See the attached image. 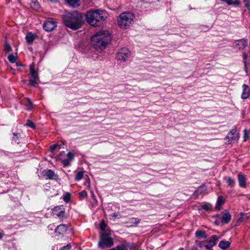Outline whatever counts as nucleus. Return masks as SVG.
I'll return each mask as SVG.
<instances>
[{
	"instance_id": "obj_1",
	"label": "nucleus",
	"mask_w": 250,
	"mask_h": 250,
	"mask_svg": "<svg viewBox=\"0 0 250 250\" xmlns=\"http://www.w3.org/2000/svg\"><path fill=\"white\" fill-rule=\"evenodd\" d=\"M111 40V35L107 30L98 32L91 39V44L96 48L103 49Z\"/></svg>"
},
{
	"instance_id": "obj_2",
	"label": "nucleus",
	"mask_w": 250,
	"mask_h": 250,
	"mask_svg": "<svg viewBox=\"0 0 250 250\" xmlns=\"http://www.w3.org/2000/svg\"><path fill=\"white\" fill-rule=\"evenodd\" d=\"M105 13L101 10H94L87 12L86 20L91 26L97 27L100 26L104 21Z\"/></svg>"
},
{
	"instance_id": "obj_3",
	"label": "nucleus",
	"mask_w": 250,
	"mask_h": 250,
	"mask_svg": "<svg viewBox=\"0 0 250 250\" xmlns=\"http://www.w3.org/2000/svg\"><path fill=\"white\" fill-rule=\"evenodd\" d=\"M64 24L69 28L77 30L81 26V16L76 13H68L63 18Z\"/></svg>"
},
{
	"instance_id": "obj_4",
	"label": "nucleus",
	"mask_w": 250,
	"mask_h": 250,
	"mask_svg": "<svg viewBox=\"0 0 250 250\" xmlns=\"http://www.w3.org/2000/svg\"><path fill=\"white\" fill-rule=\"evenodd\" d=\"M135 15L131 12H126L121 13L118 18V23L121 28L126 29L133 22Z\"/></svg>"
},
{
	"instance_id": "obj_5",
	"label": "nucleus",
	"mask_w": 250,
	"mask_h": 250,
	"mask_svg": "<svg viewBox=\"0 0 250 250\" xmlns=\"http://www.w3.org/2000/svg\"><path fill=\"white\" fill-rule=\"evenodd\" d=\"M113 245L112 239L110 237L109 234L107 232H103L101 234L99 247L102 249L110 248Z\"/></svg>"
},
{
	"instance_id": "obj_6",
	"label": "nucleus",
	"mask_w": 250,
	"mask_h": 250,
	"mask_svg": "<svg viewBox=\"0 0 250 250\" xmlns=\"http://www.w3.org/2000/svg\"><path fill=\"white\" fill-rule=\"evenodd\" d=\"M131 56V52L128 48L124 47L120 49L117 54V59L123 62L126 61Z\"/></svg>"
},
{
	"instance_id": "obj_7",
	"label": "nucleus",
	"mask_w": 250,
	"mask_h": 250,
	"mask_svg": "<svg viewBox=\"0 0 250 250\" xmlns=\"http://www.w3.org/2000/svg\"><path fill=\"white\" fill-rule=\"evenodd\" d=\"M56 26L57 22L53 19H48L45 20L43 23V28L48 32L54 30Z\"/></svg>"
},
{
	"instance_id": "obj_8",
	"label": "nucleus",
	"mask_w": 250,
	"mask_h": 250,
	"mask_svg": "<svg viewBox=\"0 0 250 250\" xmlns=\"http://www.w3.org/2000/svg\"><path fill=\"white\" fill-rule=\"evenodd\" d=\"M43 176L45 177V179H50L54 180H58L59 179V176L56 174L51 169H45L42 172Z\"/></svg>"
},
{
	"instance_id": "obj_9",
	"label": "nucleus",
	"mask_w": 250,
	"mask_h": 250,
	"mask_svg": "<svg viewBox=\"0 0 250 250\" xmlns=\"http://www.w3.org/2000/svg\"><path fill=\"white\" fill-rule=\"evenodd\" d=\"M64 209L62 206L55 207L52 210L53 215L59 217L60 219L64 218Z\"/></svg>"
},
{
	"instance_id": "obj_10",
	"label": "nucleus",
	"mask_w": 250,
	"mask_h": 250,
	"mask_svg": "<svg viewBox=\"0 0 250 250\" xmlns=\"http://www.w3.org/2000/svg\"><path fill=\"white\" fill-rule=\"evenodd\" d=\"M248 45V42L245 39H241L235 41L233 47L237 50H242Z\"/></svg>"
},
{
	"instance_id": "obj_11",
	"label": "nucleus",
	"mask_w": 250,
	"mask_h": 250,
	"mask_svg": "<svg viewBox=\"0 0 250 250\" xmlns=\"http://www.w3.org/2000/svg\"><path fill=\"white\" fill-rule=\"evenodd\" d=\"M219 239V237L216 235H212L209 240L208 241V243L205 245V248L209 250H211V248L214 246Z\"/></svg>"
},
{
	"instance_id": "obj_12",
	"label": "nucleus",
	"mask_w": 250,
	"mask_h": 250,
	"mask_svg": "<svg viewBox=\"0 0 250 250\" xmlns=\"http://www.w3.org/2000/svg\"><path fill=\"white\" fill-rule=\"evenodd\" d=\"M226 138L229 139V141L236 140L239 139V134L237 132L235 127H234L230 131V132L228 134Z\"/></svg>"
},
{
	"instance_id": "obj_13",
	"label": "nucleus",
	"mask_w": 250,
	"mask_h": 250,
	"mask_svg": "<svg viewBox=\"0 0 250 250\" xmlns=\"http://www.w3.org/2000/svg\"><path fill=\"white\" fill-rule=\"evenodd\" d=\"M74 155L72 152H69L67 154V157L66 159L62 160V162L64 167L70 166L71 162L74 159Z\"/></svg>"
},
{
	"instance_id": "obj_14",
	"label": "nucleus",
	"mask_w": 250,
	"mask_h": 250,
	"mask_svg": "<svg viewBox=\"0 0 250 250\" xmlns=\"http://www.w3.org/2000/svg\"><path fill=\"white\" fill-rule=\"evenodd\" d=\"M242 87L243 92L241 94V98L246 99L250 96V87L246 84H243Z\"/></svg>"
},
{
	"instance_id": "obj_15",
	"label": "nucleus",
	"mask_w": 250,
	"mask_h": 250,
	"mask_svg": "<svg viewBox=\"0 0 250 250\" xmlns=\"http://www.w3.org/2000/svg\"><path fill=\"white\" fill-rule=\"evenodd\" d=\"M238 180L239 182V185L241 188H245L246 187V177L245 176L239 173L238 175Z\"/></svg>"
},
{
	"instance_id": "obj_16",
	"label": "nucleus",
	"mask_w": 250,
	"mask_h": 250,
	"mask_svg": "<svg viewBox=\"0 0 250 250\" xmlns=\"http://www.w3.org/2000/svg\"><path fill=\"white\" fill-rule=\"evenodd\" d=\"M66 230V227L65 225L62 224L59 225L55 230L56 233L62 234Z\"/></svg>"
},
{
	"instance_id": "obj_17",
	"label": "nucleus",
	"mask_w": 250,
	"mask_h": 250,
	"mask_svg": "<svg viewBox=\"0 0 250 250\" xmlns=\"http://www.w3.org/2000/svg\"><path fill=\"white\" fill-rule=\"evenodd\" d=\"M36 36L31 33L27 34L25 39L28 44H31L36 39Z\"/></svg>"
},
{
	"instance_id": "obj_18",
	"label": "nucleus",
	"mask_w": 250,
	"mask_h": 250,
	"mask_svg": "<svg viewBox=\"0 0 250 250\" xmlns=\"http://www.w3.org/2000/svg\"><path fill=\"white\" fill-rule=\"evenodd\" d=\"M231 215L229 213L224 214L221 218V222L224 224H228L231 219Z\"/></svg>"
},
{
	"instance_id": "obj_19",
	"label": "nucleus",
	"mask_w": 250,
	"mask_h": 250,
	"mask_svg": "<svg viewBox=\"0 0 250 250\" xmlns=\"http://www.w3.org/2000/svg\"><path fill=\"white\" fill-rule=\"evenodd\" d=\"M224 203V200L222 196H219L217 198L216 205L215 206V209L216 210H220L222 205Z\"/></svg>"
},
{
	"instance_id": "obj_20",
	"label": "nucleus",
	"mask_w": 250,
	"mask_h": 250,
	"mask_svg": "<svg viewBox=\"0 0 250 250\" xmlns=\"http://www.w3.org/2000/svg\"><path fill=\"white\" fill-rule=\"evenodd\" d=\"M230 245V243L228 241H221L220 242L218 246L223 250L228 249Z\"/></svg>"
},
{
	"instance_id": "obj_21",
	"label": "nucleus",
	"mask_w": 250,
	"mask_h": 250,
	"mask_svg": "<svg viewBox=\"0 0 250 250\" xmlns=\"http://www.w3.org/2000/svg\"><path fill=\"white\" fill-rule=\"evenodd\" d=\"M224 180L227 182L228 186L233 187L234 186L235 182L234 179H232L230 177H225Z\"/></svg>"
},
{
	"instance_id": "obj_22",
	"label": "nucleus",
	"mask_w": 250,
	"mask_h": 250,
	"mask_svg": "<svg viewBox=\"0 0 250 250\" xmlns=\"http://www.w3.org/2000/svg\"><path fill=\"white\" fill-rule=\"evenodd\" d=\"M195 236L197 238H206L207 237V235H206L205 231L201 230H197L196 231Z\"/></svg>"
},
{
	"instance_id": "obj_23",
	"label": "nucleus",
	"mask_w": 250,
	"mask_h": 250,
	"mask_svg": "<svg viewBox=\"0 0 250 250\" xmlns=\"http://www.w3.org/2000/svg\"><path fill=\"white\" fill-rule=\"evenodd\" d=\"M31 7L35 10H38L40 8V4L37 0H30Z\"/></svg>"
},
{
	"instance_id": "obj_24",
	"label": "nucleus",
	"mask_w": 250,
	"mask_h": 250,
	"mask_svg": "<svg viewBox=\"0 0 250 250\" xmlns=\"http://www.w3.org/2000/svg\"><path fill=\"white\" fill-rule=\"evenodd\" d=\"M30 71L31 77H34V78L39 77L38 74L37 72H36L35 66L33 64H32L30 66Z\"/></svg>"
},
{
	"instance_id": "obj_25",
	"label": "nucleus",
	"mask_w": 250,
	"mask_h": 250,
	"mask_svg": "<svg viewBox=\"0 0 250 250\" xmlns=\"http://www.w3.org/2000/svg\"><path fill=\"white\" fill-rule=\"evenodd\" d=\"M202 209H203L206 211H209L212 209V206L210 204H206L198 207L199 210H201Z\"/></svg>"
},
{
	"instance_id": "obj_26",
	"label": "nucleus",
	"mask_w": 250,
	"mask_h": 250,
	"mask_svg": "<svg viewBox=\"0 0 250 250\" xmlns=\"http://www.w3.org/2000/svg\"><path fill=\"white\" fill-rule=\"evenodd\" d=\"M39 81V77H31L30 79L29 80V83L31 85L34 86H36L38 84Z\"/></svg>"
},
{
	"instance_id": "obj_27",
	"label": "nucleus",
	"mask_w": 250,
	"mask_h": 250,
	"mask_svg": "<svg viewBox=\"0 0 250 250\" xmlns=\"http://www.w3.org/2000/svg\"><path fill=\"white\" fill-rule=\"evenodd\" d=\"M248 218V217L244 214H241V217L238 219L237 221L236 222V226L239 225V223H241L246 220H247Z\"/></svg>"
},
{
	"instance_id": "obj_28",
	"label": "nucleus",
	"mask_w": 250,
	"mask_h": 250,
	"mask_svg": "<svg viewBox=\"0 0 250 250\" xmlns=\"http://www.w3.org/2000/svg\"><path fill=\"white\" fill-rule=\"evenodd\" d=\"M243 57L244 59V69H245V71L246 72V73L247 74V76H249V72L248 70V68L247 67V62H246V59L248 57L247 55L245 53L243 54Z\"/></svg>"
},
{
	"instance_id": "obj_29",
	"label": "nucleus",
	"mask_w": 250,
	"mask_h": 250,
	"mask_svg": "<svg viewBox=\"0 0 250 250\" xmlns=\"http://www.w3.org/2000/svg\"><path fill=\"white\" fill-rule=\"evenodd\" d=\"M83 176V171H81L78 172L75 177V180L77 181H79L81 180Z\"/></svg>"
},
{
	"instance_id": "obj_30",
	"label": "nucleus",
	"mask_w": 250,
	"mask_h": 250,
	"mask_svg": "<svg viewBox=\"0 0 250 250\" xmlns=\"http://www.w3.org/2000/svg\"><path fill=\"white\" fill-rule=\"evenodd\" d=\"M25 104L27 107V109L28 110L31 109L33 107V104L29 99H26Z\"/></svg>"
},
{
	"instance_id": "obj_31",
	"label": "nucleus",
	"mask_w": 250,
	"mask_h": 250,
	"mask_svg": "<svg viewBox=\"0 0 250 250\" xmlns=\"http://www.w3.org/2000/svg\"><path fill=\"white\" fill-rule=\"evenodd\" d=\"M16 58V56H14L13 54H9L8 56V59L11 63L15 62Z\"/></svg>"
},
{
	"instance_id": "obj_32",
	"label": "nucleus",
	"mask_w": 250,
	"mask_h": 250,
	"mask_svg": "<svg viewBox=\"0 0 250 250\" xmlns=\"http://www.w3.org/2000/svg\"><path fill=\"white\" fill-rule=\"evenodd\" d=\"M68 4L73 7L78 5V2L79 0H66Z\"/></svg>"
},
{
	"instance_id": "obj_33",
	"label": "nucleus",
	"mask_w": 250,
	"mask_h": 250,
	"mask_svg": "<svg viewBox=\"0 0 250 250\" xmlns=\"http://www.w3.org/2000/svg\"><path fill=\"white\" fill-rule=\"evenodd\" d=\"M140 221V219L137 218H131L129 220V223H133L137 225Z\"/></svg>"
},
{
	"instance_id": "obj_34",
	"label": "nucleus",
	"mask_w": 250,
	"mask_h": 250,
	"mask_svg": "<svg viewBox=\"0 0 250 250\" xmlns=\"http://www.w3.org/2000/svg\"><path fill=\"white\" fill-rule=\"evenodd\" d=\"M11 50H12V48H11V46L7 42H6L5 43V45H4L5 52L7 53V52L11 51Z\"/></svg>"
},
{
	"instance_id": "obj_35",
	"label": "nucleus",
	"mask_w": 250,
	"mask_h": 250,
	"mask_svg": "<svg viewBox=\"0 0 250 250\" xmlns=\"http://www.w3.org/2000/svg\"><path fill=\"white\" fill-rule=\"evenodd\" d=\"M227 3L229 5H238L240 4V1L238 0H236L235 1H231V0H228Z\"/></svg>"
},
{
	"instance_id": "obj_36",
	"label": "nucleus",
	"mask_w": 250,
	"mask_h": 250,
	"mask_svg": "<svg viewBox=\"0 0 250 250\" xmlns=\"http://www.w3.org/2000/svg\"><path fill=\"white\" fill-rule=\"evenodd\" d=\"M245 6L250 11V0H244Z\"/></svg>"
},
{
	"instance_id": "obj_37",
	"label": "nucleus",
	"mask_w": 250,
	"mask_h": 250,
	"mask_svg": "<svg viewBox=\"0 0 250 250\" xmlns=\"http://www.w3.org/2000/svg\"><path fill=\"white\" fill-rule=\"evenodd\" d=\"M87 192L85 190H83L79 193V196L81 198H84L87 197Z\"/></svg>"
},
{
	"instance_id": "obj_38",
	"label": "nucleus",
	"mask_w": 250,
	"mask_h": 250,
	"mask_svg": "<svg viewBox=\"0 0 250 250\" xmlns=\"http://www.w3.org/2000/svg\"><path fill=\"white\" fill-rule=\"evenodd\" d=\"M63 200L66 202L68 203L70 199V194L69 193H67L63 198Z\"/></svg>"
},
{
	"instance_id": "obj_39",
	"label": "nucleus",
	"mask_w": 250,
	"mask_h": 250,
	"mask_svg": "<svg viewBox=\"0 0 250 250\" xmlns=\"http://www.w3.org/2000/svg\"><path fill=\"white\" fill-rule=\"evenodd\" d=\"M71 248V246L70 244H68L66 246L60 248V250H70Z\"/></svg>"
},
{
	"instance_id": "obj_40",
	"label": "nucleus",
	"mask_w": 250,
	"mask_h": 250,
	"mask_svg": "<svg viewBox=\"0 0 250 250\" xmlns=\"http://www.w3.org/2000/svg\"><path fill=\"white\" fill-rule=\"evenodd\" d=\"M26 125L32 128H34L35 127V125H34V124L30 120H27V123Z\"/></svg>"
},
{
	"instance_id": "obj_41",
	"label": "nucleus",
	"mask_w": 250,
	"mask_h": 250,
	"mask_svg": "<svg viewBox=\"0 0 250 250\" xmlns=\"http://www.w3.org/2000/svg\"><path fill=\"white\" fill-rule=\"evenodd\" d=\"M249 138V135L247 133V130L245 129L244 130V135H243V138L245 141L247 140Z\"/></svg>"
},
{
	"instance_id": "obj_42",
	"label": "nucleus",
	"mask_w": 250,
	"mask_h": 250,
	"mask_svg": "<svg viewBox=\"0 0 250 250\" xmlns=\"http://www.w3.org/2000/svg\"><path fill=\"white\" fill-rule=\"evenodd\" d=\"M91 198H92L93 200L94 201V203L95 205H97L98 201L96 198V196H95V195L93 192H91Z\"/></svg>"
},
{
	"instance_id": "obj_43",
	"label": "nucleus",
	"mask_w": 250,
	"mask_h": 250,
	"mask_svg": "<svg viewBox=\"0 0 250 250\" xmlns=\"http://www.w3.org/2000/svg\"><path fill=\"white\" fill-rule=\"evenodd\" d=\"M58 146V145H53L50 146V150L51 152H53L54 150Z\"/></svg>"
},
{
	"instance_id": "obj_44",
	"label": "nucleus",
	"mask_w": 250,
	"mask_h": 250,
	"mask_svg": "<svg viewBox=\"0 0 250 250\" xmlns=\"http://www.w3.org/2000/svg\"><path fill=\"white\" fill-rule=\"evenodd\" d=\"M104 227H105V225L104 223L103 224L101 223L100 225L101 229L102 230H104Z\"/></svg>"
},
{
	"instance_id": "obj_45",
	"label": "nucleus",
	"mask_w": 250,
	"mask_h": 250,
	"mask_svg": "<svg viewBox=\"0 0 250 250\" xmlns=\"http://www.w3.org/2000/svg\"><path fill=\"white\" fill-rule=\"evenodd\" d=\"M111 216L113 217V219H115L117 216V214L114 213L111 214Z\"/></svg>"
},
{
	"instance_id": "obj_46",
	"label": "nucleus",
	"mask_w": 250,
	"mask_h": 250,
	"mask_svg": "<svg viewBox=\"0 0 250 250\" xmlns=\"http://www.w3.org/2000/svg\"><path fill=\"white\" fill-rule=\"evenodd\" d=\"M50 1H52V2H56L58 0H49Z\"/></svg>"
},
{
	"instance_id": "obj_47",
	"label": "nucleus",
	"mask_w": 250,
	"mask_h": 250,
	"mask_svg": "<svg viewBox=\"0 0 250 250\" xmlns=\"http://www.w3.org/2000/svg\"><path fill=\"white\" fill-rule=\"evenodd\" d=\"M2 237V234L0 233V239Z\"/></svg>"
},
{
	"instance_id": "obj_48",
	"label": "nucleus",
	"mask_w": 250,
	"mask_h": 250,
	"mask_svg": "<svg viewBox=\"0 0 250 250\" xmlns=\"http://www.w3.org/2000/svg\"><path fill=\"white\" fill-rule=\"evenodd\" d=\"M14 135L15 136H16L17 135V134L14 133Z\"/></svg>"
},
{
	"instance_id": "obj_49",
	"label": "nucleus",
	"mask_w": 250,
	"mask_h": 250,
	"mask_svg": "<svg viewBox=\"0 0 250 250\" xmlns=\"http://www.w3.org/2000/svg\"><path fill=\"white\" fill-rule=\"evenodd\" d=\"M179 250H184L183 249H180Z\"/></svg>"
},
{
	"instance_id": "obj_50",
	"label": "nucleus",
	"mask_w": 250,
	"mask_h": 250,
	"mask_svg": "<svg viewBox=\"0 0 250 250\" xmlns=\"http://www.w3.org/2000/svg\"><path fill=\"white\" fill-rule=\"evenodd\" d=\"M88 187L89 188H90L89 184L88 185Z\"/></svg>"
}]
</instances>
